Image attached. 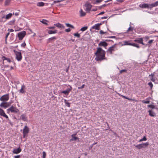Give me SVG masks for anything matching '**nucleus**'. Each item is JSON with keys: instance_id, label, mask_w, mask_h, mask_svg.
I'll return each mask as SVG.
<instances>
[{"instance_id": "4468645a", "label": "nucleus", "mask_w": 158, "mask_h": 158, "mask_svg": "<svg viewBox=\"0 0 158 158\" xmlns=\"http://www.w3.org/2000/svg\"><path fill=\"white\" fill-rule=\"evenodd\" d=\"M21 150L20 147H19L17 149H14L13 151V152L14 154H17L20 153Z\"/></svg>"}, {"instance_id": "4d7b16f0", "label": "nucleus", "mask_w": 158, "mask_h": 158, "mask_svg": "<svg viewBox=\"0 0 158 158\" xmlns=\"http://www.w3.org/2000/svg\"><path fill=\"white\" fill-rule=\"evenodd\" d=\"M153 40H149L148 42V44H151L153 42Z\"/></svg>"}, {"instance_id": "6e6d98bb", "label": "nucleus", "mask_w": 158, "mask_h": 158, "mask_svg": "<svg viewBox=\"0 0 158 158\" xmlns=\"http://www.w3.org/2000/svg\"><path fill=\"white\" fill-rule=\"evenodd\" d=\"M20 155H19L17 156H14L15 158H19L20 157Z\"/></svg>"}, {"instance_id": "a19ab883", "label": "nucleus", "mask_w": 158, "mask_h": 158, "mask_svg": "<svg viewBox=\"0 0 158 158\" xmlns=\"http://www.w3.org/2000/svg\"><path fill=\"white\" fill-rule=\"evenodd\" d=\"M10 0H6L5 2V5H8L10 2Z\"/></svg>"}, {"instance_id": "f8f14e48", "label": "nucleus", "mask_w": 158, "mask_h": 158, "mask_svg": "<svg viewBox=\"0 0 158 158\" xmlns=\"http://www.w3.org/2000/svg\"><path fill=\"white\" fill-rule=\"evenodd\" d=\"M101 23H98L95 24L94 26L92 27L91 28L92 29L95 30H99L100 29V26L102 25Z\"/></svg>"}, {"instance_id": "69168bd1", "label": "nucleus", "mask_w": 158, "mask_h": 158, "mask_svg": "<svg viewBox=\"0 0 158 158\" xmlns=\"http://www.w3.org/2000/svg\"><path fill=\"white\" fill-rule=\"evenodd\" d=\"M127 100H128L130 101H135V100L134 99H131V98H128V99H127Z\"/></svg>"}, {"instance_id": "680f3d73", "label": "nucleus", "mask_w": 158, "mask_h": 158, "mask_svg": "<svg viewBox=\"0 0 158 158\" xmlns=\"http://www.w3.org/2000/svg\"><path fill=\"white\" fill-rule=\"evenodd\" d=\"M6 60L9 63H10L11 62V60L9 58H7V59Z\"/></svg>"}, {"instance_id": "7c9ffc66", "label": "nucleus", "mask_w": 158, "mask_h": 158, "mask_svg": "<svg viewBox=\"0 0 158 158\" xmlns=\"http://www.w3.org/2000/svg\"><path fill=\"white\" fill-rule=\"evenodd\" d=\"M65 24H66V26L67 27H70L71 28H73V29H74V27L73 25H71V24H70L69 23H66Z\"/></svg>"}, {"instance_id": "c03bdc74", "label": "nucleus", "mask_w": 158, "mask_h": 158, "mask_svg": "<svg viewBox=\"0 0 158 158\" xmlns=\"http://www.w3.org/2000/svg\"><path fill=\"white\" fill-rule=\"evenodd\" d=\"M148 85L150 86V88L152 89L153 87V84L151 82H149L148 83Z\"/></svg>"}, {"instance_id": "f3484780", "label": "nucleus", "mask_w": 158, "mask_h": 158, "mask_svg": "<svg viewBox=\"0 0 158 158\" xmlns=\"http://www.w3.org/2000/svg\"><path fill=\"white\" fill-rule=\"evenodd\" d=\"M54 26H56V27L59 28H62L64 29V27L62 24L60 23H57L54 24Z\"/></svg>"}, {"instance_id": "72a5a7b5", "label": "nucleus", "mask_w": 158, "mask_h": 158, "mask_svg": "<svg viewBox=\"0 0 158 158\" xmlns=\"http://www.w3.org/2000/svg\"><path fill=\"white\" fill-rule=\"evenodd\" d=\"M40 21L44 24H45L46 25H48L47 23V21L46 20L43 19L42 21Z\"/></svg>"}, {"instance_id": "412c9836", "label": "nucleus", "mask_w": 158, "mask_h": 158, "mask_svg": "<svg viewBox=\"0 0 158 158\" xmlns=\"http://www.w3.org/2000/svg\"><path fill=\"white\" fill-rule=\"evenodd\" d=\"M25 88V86L24 85H22L21 88L19 90V92L21 93H25V91L24 90Z\"/></svg>"}, {"instance_id": "9d476101", "label": "nucleus", "mask_w": 158, "mask_h": 158, "mask_svg": "<svg viewBox=\"0 0 158 158\" xmlns=\"http://www.w3.org/2000/svg\"><path fill=\"white\" fill-rule=\"evenodd\" d=\"M116 44L113 45L112 46L110 47L108 50L106 51L107 52L109 53L110 54H112V52L115 51L114 48H115V45Z\"/></svg>"}, {"instance_id": "c756f323", "label": "nucleus", "mask_w": 158, "mask_h": 158, "mask_svg": "<svg viewBox=\"0 0 158 158\" xmlns=\"http://www.w3.org/2000/svg\"><path fill=\"white\" fill-rule=\"evenodd\" d=\"M37 6H44V3L42 2H38L37 4Z\"/></svg>"}, {"instance_id": "a18cd8bd", "label": "nucleus", "mask_w": 158, "mask_h": 158, "mask_svg": "<svg viewBox=\"0 0 158 158\" xmlns=\"http://www.w3.org/2000/svg\"><path fill=\"white\" fill-rule=\"evenodd\" d=\"M85 86V85L83 84L82 85L81 87H78V89H82L84 88Z\"/></svg>"}, {"instance_id": "aec40b11", "label": "nucleus", "mask_w": 158, "mask_h": 158, "mask_svg": "<svg viewBox=\"0 0 158 158\" xmlns=\"http://www.w3.org/2000/svg\"><path fill=\"white\" fill-rule=\"evenodd\" d=\"M126 45H131L134 47H135L138 48H139V45L135 43H129V44H127Z\"/></svg>"}, {"instance_id": "e433bc0d", "label": "nucleus", "mask_w": 158, "mask_h": 158, "mask_svg": "<svg viewBox=\"0 0 158 158\" xmlns=\"http://www.w3.org/2000/svg\"><path fill=\"white\" fill-rule=\"evenodd\" d=\"M148 107L151 108L152 109H155V108H156V107H155V106L153 105H148Z\"/></svg>"}, {"instance_id": "b1692460", "label": "nucleus", "mask_w": 158, "mask_h": 158, "mask_svg": "<svg viewBox=\"0 0 158 158\" xmlns=\"http://www.w3.org/2000/svg\"><path fill=\"white\" fill-rule=\"evenodd\" d=\"M57 31L56 30H55L54 31H52V30H49L48 31V33L49 34H55V33H57Z\"/></svg>"}, {"instance_id": "864d4df0", "label": "nucleus", "mask_w": 158, "mask_h": 158, "mask_svg": "<svg viewBox=\"0 0 158 158\" xmlns=\"http://www.w3.org/2000/svg\"><path fill=\"white\" fill-rule=\"evenodd\" d=\"M143 39L142 40V41H141L140 44H142L143 45H145V46H147L148 45V44H145L143 42Z\"/></svg>"}, {"instance_id": "f03ea898", "label": "nucleus", "mask_w": 158, "mask_h": 158, "mask_svg": "<svg viewBox=\"0 0 158 158\" xmlns=\"http://www.w3.org/2000/svg\"><path fill=\"white\" fill-rule=\"evenodd\" d=\"M7 113H9L10 112L11 113L17 114L19 112L18 109L13 106H12L9 108L7 109Z\"/></svg>"}, {"instance_id": "603ef678", "label": "nucleus", "mask_w": 158, "mask_h": 158, "mask_svg": "<svg viewBox=\"0 0 158 158\" xmlns=\"http://www.w3.org/2000/svg\"><path fill=\"white\" fill-rule=\"evenodd\" d=\"M70 31H71V30H70V28H69L66 29L65 30V31L66 32H69Z\"/></svg>"}, {"instance_id": "e2e57ef3", "label": "nucleus", "mask_w": 158, "mask_h": 158, "mask_svg": "<svg viewBox=\"0 0 158 158\" xmlns=\"http://www.w3.org/2000/svg\"><path fill=\"white\" fill-rule=\"evenodd\" d=\"M107 18V16H104V17H102L101 18V19H106Z\"/></svg>"}, {"instance_id": "9b49d317", "label": "nucleus", "mask_w": 158, "mask_h": 158, "mask_svg": "<svg viewBox=\"0 0 158 158\" xmlns=\"http://www.w3.org/2000/svg\"><path fill=\"white\" fill-rule=\"evenodd\" d=\"M0 115L5 117L6 118L8 119L7 115L6 114L4 111L1 108H0Z\"/></svg>"}, {"instance_id": "4c0bfd02", "label": "nucleus", "mask_w": 158, "mask_h": 158, "mask_svg": "<svg viewBox=\"0 0 158 158\" xmlns=\"http://www.w3.org/2000/svg\"><path fill=\"white\" fill-rule=\"evenodd\" d=\"M73 35L77 37L78 38H79L80 37V34L77 33H74Z\"/></svg>"}, {"instance_id": "ea45409f", "label": "nucleus", "mask_w": 158, "mask_h": 158, "mask_svg": "<svg viewBox=\"0 0 158 158\" xmlns=\"http://www.w3.org/2000/svg\"><path fill=\"white\" fill-rule=\"evenodd\" d=\"M102 1V0H96L95 2H93L94 4H96L97 3H99Z\"/></svg>"}, {"instance_id": "6e6552de", "label": "nucleus", "mask_w": 158, "mask_h": 158, "mask_svg": "<svg viewBox=\"0 0 158 158\" xmlns=\"http://www.w3.org/2000/svg\"><path fill=\"white\" fill-rule=\"evenodd\" d=\"M69 86L70 87L69 88L66 89L65 90L62 91L61 93L64 94L65 95H68L72 89V87L71 86L69 85Z\"/></svg>"}, {"instance_id": "dca6fc26", "label": "nucleus", "mask_w": 158, "mask_h": 158, "mask_svg": "<svg viewBox=\"0 0 158 158\" xmlns=\"http://www.w3.org/2000/svg\"><path fill=\"white\" fill-rule=\"evenodd\" d=\"M9 106V105L7 103L4 102H2L0 105V106L1 107H3L5 109L7 107Z\"/></svg>"}, {"instance_id": "f704fd0d", "label": "nucleus", "mask_w": 158, "mask_h": 158, "mask_svg": "<svg viewBox=\"0 0 158 158\" xmlns=\"http://www.w3.org/2000/svg\"><path fill=\"white\" fill-rule=\"evenodd\" d=\"M88 28V27L86 26L84 27H82L81 29L80 30L83 31L85 30H86Z\"/></svg>"}, {"instance_id": "5fc2aeb1", "label": "nucleus", "mask_w": 158, "mask_h": 158, "mask_svg": "<svg viewBox=\"0 0 158 158\" xmlns=\"http://www.w3.org/2000/svg\"><path fill=\"white\" fill-rule=\"evenodd\" d=\"M55 28V26L49 27H48L49 29H54Z\"/></svg>"}, {"instance_id": "cd10ccee", "label": "nucleus", "mask_w": 158, "mask_h": 158, "mask_svg": "<svg viewBox=\"0 0 158 158\" xmlns=\"http://www.w3.org/2000/svg\"><path fill=\"white\" fill-rule=\"evenodd\" d=\"M13 14L11 13H9L6 15L5 17V19H10L12 16Z\"/></svg>"}, {"instance_id": "c9c22d12", "label": "nucleus", "mask_w": 158, "mask_h": 158, "mask_svg": "<svg viewBox=\"0 0 158 158\" xmlns=\"http://www.w3.org/2000/svg\"><path fill=\"white\" fill-rule=\"evenodd\" d=\"M147 140V139L146 137L145 136H144L142 139H140L139 140V142H141L143 141H146Z\"/></svg>"}, {"instance_id": "393cba45", "label": "nucleus", "mask_w": 158, "mask_h": 158, "mask_svg": "<svg viewBox=\"0 0 158 158\" xmlns=\"http://www.w3.org/2000/svg\"><path fill=\"white\" fill-rule=\"evenodd\" d=\"M57 38L56 37H53L48 39V42L50 43L51 42L52 40H54L56 39Z\"/></svg>"}, {"instance_id": "37998d69", "label": "nucleus", "mask_w": 158, "mask_h": 158, "mask_svg": "<svg viewBox=\"0 0 158 158\" xmlns=\"http://www.w3.org/2000/svg\"><path fill=\"white\" fill-rule=\"evenodd\" d=\"M42 158H46V153L45 152H43Z\"/></svg>"}, {"instance_id": "bb28decb", "label": "nucleus", "mask_w": 158, "mask_h": 158, "mask_svg": "<svg viewBox=\"0 0 158 158\" xmlns=\"http://www.w3.org/2000/svg\"><path fill=\"white\" fill-rule=\"evenodd\" d=\"M80 16L81 17L84 16L86 15V13L83 11L82 9H81L80 11Z\"/></svg>"}, {"instance_id": "ddd939ff", "label": "nucleus", "mask_w": 158, "mask_h": 158, "mask_svg": "<svg viewBox=\"0 0 158 158\" xmlns=\"http://www.w3.org/2000/svg\"><path fill=\"white\" fill-rule=\"evenodd\" d=\"M139 7L142 8H151L150 4L148 5L146 3H144L139 5Z\"/></svg>"}, {"instance_id": "2eb2a0df", "label": "nucleus", "mask_w": 158, "mask_h": 158, "mask_svg": "<svg viewBox=\"0 0 158 158\" xmlns=\"http://www.w3.org/2000/svg\"><path fill=\"white\" fill-rule=\"evenodd\" d=\"M108 44L105 41L101 42L98 44L100 46H103L106 48L108 46Z\"/></svg>"}, {"instance_id": "13d9d810", "label": "nucleus", "mask_w": 158, "mask_h": 158, "mask_svg": "<svg viewBox=\"0 0 158 158\" xmlns=\"http://www.w3.org/2000/svg\"><path fill=\"white\" fill-rule=\"evenodd\" d=\"M108 38H116V36H110L107 37Z\"/></svg>"}, {"instance_id": "c85d7f7f", "label": "nucleus", "mask_w": 158, "mask_h": 158, "mask_svg": "<svg viewBox=\"0 0 158 158\" xmlns=\"http://www.w3.org/2000/svg\"><path fill=\"white\" fill-rule=\"evenodd\" d=\"M142 39V38H139L138 39L135 40L134 41L135 42L140 44Z\"/></svg>"}, {"instance_id": "f257e3e1", "label": "nucleus", "mask_w": 158, "mask_h": 158, "mask_svg": "<svg viewBox=\"0 0 158 158\" xmlns=\"http://www.w3.org/2000/svg\"><path fill=\"white\" fill-rule=\"evenodd\" d=\"M105 54V51L103 50L101 48H98L97 51L95 53V55L96 56L95 60L98 61H102L106 59Z\"/></svg>"}, {"instance_id": "58836bf2", "label": "nucleus", "mask_w": 158, "mask_h": 158, "mask_svg": "<svg viewBox=\"0 0 158 158\" xmlns=\"http://www.w3.org/2000/svg\"><path fill=\"white\" fill-rule=\"evenodd\" d=\"M133 30V28L130 26L127 30V32H128L129 31H132Z\"/></svg>"}, {"instance_id": "7ed1b4c3", "label": "nucleus", "mask_w": 158, "mask_h": 158, "mask_svg": "<svg viewBox=\"0 0 158 158\" xmlns=\"http://www.w3.org/2000/svg\"><path fill=\"white\" fill-rule=\"evenodd\" d=\"M149 144L148 142L146 143H143L142 144H139L136 145H135V148H137L138 149H140L143 148H144L145 147H147L148 146Z\"/></svg>"}, {"instance_id": "a211bd4d", "label": "nucleus", "mask_w": 158, "mask_h": 158, "mask_svg": "<svg viewBox=\"0 0 158 158\" xmlns=\"http://www.w3.org/2000/svg\"><path fill=\"white\" fill-rule=\"evenodd\" d=\"M27 118L26 115L23 114L21 115L20 117V119L24 121H27Z\"/></svg>"}, {"instance_id": "49530a36", "label": "nucleus", "mask_w": 158, "mask_h": 158, "mask_svg": "<svg viewBox=\"0 0 158 158\" xmlns=\"http://www.w3.org/2000/svg\"><path fill=\"white\" fill-rule=\"evenodd\" d=\"M127 72V70H126V69H123V70H121L120 71H119L120 74H121L122 73H123V72Z\"/></svg>"}, {"instance_id": "774afa93", "label": "nucleus", "mask_w": 158, "mask_h": 158, "mask_svg": "<svg viewBox=\"0 0 158 158\" xmlns=\"http://www.w3.org/2000/svg\"><path fill=\"white\" fill-rule=\"evenodd\" d=\"M5 17H6V16L4 15H3L1 16V17L2 19H4V18H5Z\"/></svg>"}, {"instance_id": "4be33fe9", "label": "nucleus", "mask_w": 158, "mask_h": 158, "mask_svg": "<svg viewBox=\"0 0 158 158\" xmlns=\"http://www.w3.org/2000/svg\"><path fill=\"white\" fill-rule=\"evenodd\" d=\"M76 134H75L72 135L71 136L72 137V139H70L71 141L76 140L77 139H79V138H78L74 136V135H76Z\"/></svg>"}, {"instance_id": "de8ad7c7", "label": "nucleus", "mask_w": 158, "mask_h": 158, "mask_svg": "<svg viewBox=\"0 0 158 158\" xmlns=\"http://www.w3.org/2000/svg\"><path fill=\"white\" fill-rule=\"evenodd\" d=\"M2 59L3 60V61L5 60H6L7 59V58L6 57L4 56H2Z\"/></svg>"}, {"instance_id": "79ce46f5", "label": "nucleus", "mask_w": 158, "mask_h": 158, "mask_svg": "<svg viewBox=\"0 0 158 158\" xmlns=\"http://www.w3.org/2000/svg\"><path fill=\"white\" fill-rule=\"evenodd\" d=\"M142 102L144 103L148 104L150 103V101L149 100L145 101L144 100L142 101Z\"/></svg>"}, {"instance_id": "bf43d9fd", "label": "nucleus", "mask_w": 158, "mask_h": 158, "mask_svg": "<svg viewBox=\"0 0 158 158\" xmlns=\"http://www.w3.org/2000/svg\"><path fill=\"white\" fill-rule=\"evenodd\" d=\"M8 31H9V32H12L14 31V30L13 29H8Z\"/></svg>"}, {"instance_id": "2f4dec72", "label": "nucleus", "mask_w": 158, "mask_h": 158, "mask_svg": "<svg viewBox=\"0 0 158 158\" xmlns=\"http://www.w3.org/2000/svg\"><path fill=\"white\" fill-rule=\"evenodd\" d=\"M15 21V19H14L11 20V21H10L9 22V24L10 25H13L14 24Z\"/></svg>"}, {"instance_id": "1a4fd4ad", "label": "nucleus", "mask_w": 158, "mask_h": 158, "mask_svg": "<svg viewBox=\"0 0 158 158\" xmlns=\"http://www.w3.org/2000/svg\"><path fill=\"white\" fill-rule=\"evenodd\" d=\"M86 8L85 10L89 12L92 7V5L88 2H87L85 5Z\"/></svg>"}, {"instance_id": "20e7f679", "label": "nucleus", "mask_w": 158, "mask_h": 158, "mask_svg": "<svg viewBox=\"0 0 158 158\" xmlns=\"http://www.w3.org/2000/svg\"><path fill=\"white\" fill-rule=\"evenodd\" d=\"M14 52L16 55V58L19 61H20L22 59L21 53L20 52H17L14 50Z\"/></svg>"}, {"instance_id": "39448f33", "label": "nucleus", "mask_w": 158, "mask_h": 158, "mask_svg": "<svg viewBox=\"0 0 158 158\" xmlns=\"http://www.w3.org/2000/svg\"><path fill=\"white\" fill-rule=\"evenodd\" d=\"M29 132V129L27 126H25L23 129V137H27V135Z\"/></svg>"}, {"instance_id": "09e8293b", "label": "nucleus", "mask_w": 158, "mask_h": 158, "mask_svg": "<svg viewBox=\"0 0 158 158\" xmlns=\"http://www.w3.org/2000/svg\"><path fill=\"white\" fill-rule=\"evenodd\" d=\"M10 35V32H8V33H7L6 35V37H5V38H6V40H7V38L8 37V36H9V35Z\"/></svg>"}, {"instance_id": "6ab92c4d", "label": "nucleus", "mask_w": 158, "mask_h": 158, "mask_svg": "<svg viewBox=\"0 0 158 158\" xmlns=\"http://www.w3.org/2000/svg\"><path fill=\"white\" fill-rule=\"evenodd\" d=\"M148 112H149V115L150 116L153 117H154L156 116L155 113L152 110H149Z\"/></svg>"}, {"instance_id": "a878e982", "label": "nucleus", "mask_w": 158, "mask_h": 158, "mask_svg": "<svg viewBox=\"0 0 158 158\" xmlns=\"http://www.w3.org/2000/svg\"><path fill=\"white\" fill-rule=\"evenodd\" d=\"M150 6L151 8L157 6H158V1H157L154 3L150 4Z\"/></svg>"}, {"instance_id": "3c124183", "label": "nucleus", "mask_w": 158, "mask_h": 158, "mask_svg": "<svg viewBox=\"0 0 158 158\" xmlns=\"http://www.w3.org/2000/svg\"><path fill=\"white\" fill-rule=\"evenodd\" d=\"M26 44L25 42H23V43H22L21 44V46L22 47H24L26 46Z\"/></svg>"}, {"instance_id": "423d86ee", "label": "nucleus", "mask_w": 158, "mask_h": 158, "mask_svg": "<svg viewBox=\"0 0 158 158\" xmlns=\"http://www.w3.org/2000/svg\"><path fill=\"white\" fill-rule=\"evenodd\" d=\"M26 32L24 31L20 32L18 34V37L20 40H21L25 36Z\"/></svg>"}, {"instance_id": "0e129e2a", "label": "nucleus", "mask_w": 158, "mask_h": 158, "mask_svg": "<svg viewBox=\"0 0 158 158\" xmlns=\"http://www.w3.org/2000/svg\"><path fill=\"white\" fill-rule=\"evenodd\" d=\"M12 14L13 15L14 14L15 15L17 16L19 15V13H18V12H16V13H15V14L14 13H13V14Z\"/></svg>"}, {"instance_id": "338daca9", "label": "nucleus", "mask_w": 158, "mask_h": 158, "mask_svg": "<svg viewBox=\"0 0 158 158\" xmlns=\"http://www.w3.org/2000/svg\"><path fill=\"white\" fill-rule=\"evenodd\" d=\"M60 2V1H54V3H58V2Z\"/></svg>"}, {"instance_id": "0eeeda50", "label": "nucleus", "mask_w": 158, "mask_h": 158, "mask_svg": "<svg viewBox=\"0 0 158 158\" xmlns=\"http://www.w3.org/2000/svg\"><path fill=\"white\" fill-rule=\"evenodd\" d=\"M9 98V94H7L2 96L0 98V100L4 102L8 101Z\"/></svg>"}, {"instance_id": "5701e85b", "label": "nucleus", "mask_w": 158, "mask_h": 158, "mask_svg": "<svg viewBox=\"0 0 158 158\" xmlns=\"http://www.w3.org/2000/svg\"><path fill=\"white\" fill-rule=\"evenodd\" d=\"M154 74L152 73L151 74L149 75L150 78L151 80L153 82H154L155 81V77H154Z\"/></svg>"}, {"instance_id": "8fccbe9b", "label": "nucleus", "mask_w": 158, "mask_h": 158, "mask_svg": "<svg viewBox=\"0 0 158 158\" xmlns=\"http://www.w3.org/2000/svg\"><path fill=\"white\" fill-rule=\"evenodd\" d=\"M99 33L101 34H103L106 33V32H104L102 30H101L99 31Z\"/></svg>"}, {"instance_id": "052dcab7", "label": "nucleus", "mask_w": 158, "mask_h": 158, "mask_svg": "<svg viewBox=\"0 0 158 158\" xmlns=\"http://www.w3.org/2000/svg\"><path fill=\"white\" fill-rule=\"evenodd\" d=\"M105 13V12H104V11H102V12H100V13H99V14H98V15H102V14H104V13Z\"/></svg>"}, {"instance_id": "473e14b6", "label": "nucleus", "mask_w": 158, "mask_h": 158, "mask_svg": "<svg viewBox=\"0 0 158 158\" xmlns=\"http://www.w3.org/2000/svg\"><path fill=\"white\" fill-rule=\"evenodd\" d=\"M64 102L65 103V105L67 106L68 107H69L70 106V103L69 102H68L67 100L66 99H65L64 100Z\"/></svg>"}]
</instances>
